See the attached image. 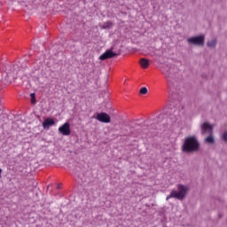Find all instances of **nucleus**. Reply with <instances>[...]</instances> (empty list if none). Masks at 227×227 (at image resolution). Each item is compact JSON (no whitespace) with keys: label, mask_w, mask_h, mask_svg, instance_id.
Here are the masks:
<instances>
[{"label":"nucleus","mask_w":227,"mask_h":227,"mask_svg":"<svg viewBox=\"0 0 227 227\" xmlns=\"http://www.w3.org/2000/svg\"><path fill=\"white\" fill-rule=\"evenodd\" d=\"M5 84H12V81L19 75V67L15 65H7L5 71L2 74Z\"/></svg>","instance_id":"nucleus-1"},{"label":"nucleus","mask_w":227,"mask_h":227,"mask_svg":"<svg viewBox=\"0 0 227 227\" xmlns=\"http://www.w3.org/2000/svg\"><path fill=\"white\" fill-rule=\"evenodd\" d=\"M200 150V142L194 137H188L184 139L183 145V152L185 153H191L192 152H198Z\"/></svg>","instance_id":"nucleus-2"},{"label":"nucleus","mask_w":227,"mask_h":227,"mask_svg":"<svg viewBox=\"0 0 227 227\" xmlns=\"http://www.w3.org/2000/svg\"><path fill=\"white\" fill-rule=\"evenodd\" d=\"M187 192H189V186H185L184 184H178L177 192L176 190H173L168 196H167L166 200L168 201L171 198H176V200H179L183 201L184 198L187 196Z\"/></svg>","instance_id":"nucleus-3"},{"label":"nucleus","mask_w":227,"mask_h":227,"mask_svg":"<svg viewBox=\"0 0 227 227\" xmlns=\"http://www.w3.org/2000/svg\"><path fill=\"white\" fill-rule=\"evenodd\" d=\"M202 134H210L206 138V143H209L210 145L214 144L215 140H214V137H212V125L208 124V122H204L201 127Z\"/></svg>","instance_id":"nucleus-4"},{"label":"nucleus","mask_w":227,"mask_h":227,"mask_svg":"<svg viewBox=\"0 0 227 227\" xmlns=\"http://www.w3.org/2000/svg\"><path fill=\"white\" fill-rule=\"evenodd\" d=\"M188 43H192V45H203L205 43V36H196L191 37L187 40Z\"/></svg>","instance_id":"nucleus-5"},{"label":"nucleus","mask_w":227,"mask_h":227,"mask_svg":"<svg viewBox=\"0 0 227 227\" xmlns=\"http://www.w3.org/2000/svg\"><path fill=\"white\" fill-rule=\"evenodd\" d=\"M115 56H118V54H116V52H114L113 49L106 50V52H104L102 55L99 56V59L101 61H106V59H111Z\"/></svg>","instance_id":"nucleus-6"},{"label":"nucleus","mask_w":227,"mask_h":227,"mask_svg":"<svg viewBox=\"0 0 227 227\" xmlns=\"http://www.w3.org/2000/svg\"><path fill=\"white\" fill-rule=\"evenodd\" d=\"M96 120L101 123H111V116L106 113H99L97 114Z\"/></svg>","instance_id":"nucleus-7"},{"label":"nucleus","mask_w":227,"mask_h":227,"mask_svg":"<svg viewBox=\"0 0 227 227\" xmlns=\"http://www.w3.org/2000/svg\"><path fill=\"white\" fill-rule=\"evenodd\" d=\"M59 132L62 134V136H70L72 131L70 130V123L66 122L62 126L59 128Z\"/></svg>","instance_id":"nucleus-8"},{"label":"nucleus","mask_w":227,"mask_h":227,"mask_svg":"<svg viewBox=\"0 0 227 227\" xmlns=\"http://www.w3.org/2000/svg\"><path fill=\"white\" fill-rule=\"evenodd\" d=\"M52 125H56V121H54L51 118H47L44 120V121L43 122V129H51V127H52Z\"/></svg>","instance_id":"nucleus-9"},{"label":"nucleus","mask_w":227,"mask_h":227,"mask_svg":"<svg viewBox=\"0 0 227 227\" xmlns=\"http://www.w3.org/2000/svg\"><path fill=\"white\" fill-rule=\"evenodd\" d=\"M139 65L142 67V68L146 69L148 67H150V61L145 58L140 59Z\"/></svg>","instance_id":"nucleus-10"},{"label":"nucleus","mask_w":227,"mask_h":227,"mask_svg":"<svg viewBox=\"0 0 227 227\" xmlns=\"http://www.w3.org/2000/svg\"><path fill=\"white\" fill-rule=\"evenodd\" d=\"M111 27H113V22L111 21H106L102 26L103 29H111Z\"/></svg>","instance_id":"nucleus-11"},{"label":"nucleus","mask_w":227,"mask_h":227,"mask_svg":"<svg viewBox=\"0 0 227 227\" xmlns=\"http://www.w3.org/2000/svg\"><path fill=\"white\" fill-rule=\"evenodd\" d=\"M215 45H217V40L215 39L207 42V47H215Z\"/></svg>","instance_id":"nucleus-12"},{"label":"nucleus","mask_w":227,"mask_h":227,"mask_svg":"<svg viewBox=\"0 0 227 227\" xmlns=\"http://www.w3.org/2000/svg\"><path fill=\"white\" fill-rule=\"evenodd\" d=\"M140 95H146L148 93V89L146 87H142L139 90Z\"/></svg>","instance_id":"nucleus-13"},{"label":"nucleus","mask_w":227,"mask_h":227,"mask_svg":"<svg viewBox=\"0 0 227 227\" xmlns=\"http://www.w3.org/2000/svg\"><path fill=\"white\" fill-rule=\"evenodd\" d=\"M30 97H31V102L32 104H35V102H36V95L35 93H31L30 94Z\"/></svg>","instance_id":"nucleus-14"},{"label":"nucleus","mask_w":227,"mask_h":227,"mask_svg":"<svg viewBox=\"0 0 227 227\" xmlns=\"http://www.w3.org/2000/svg\"><path fill=\"white\" fill-rule=\"evenodd\" d=\"M223 139L227 142V131L223 134Z\"/></svg>","instance_id":"nucleus-15"},{"label":"nucleus","mask_w":227,"mask_h":227,"mask_svg":"<svg viewBox=\"0 0 227 227\" xmlns=\"http://www.w3.org/2000/svg\"><path fill=\"white\" fill-rule=\"evenodd\" d=\"M1 173H3V169L0 168V178H1Z\"/></svg>","instance_id":"nucleus-16"},{"label":"nucleus","mask_w":227,"mask_h":227,"mask_svg":"<svg viewBox=\"0 0 227 227\" xmlns=\"http://www.w3.org/2000/svg\"><path fill=\"white\" fill-rule=\"evenodd\" d=\"M58 189H60V186H58Z\"/></svg>","instance_id":"nucleus-17"}]
</instances>
